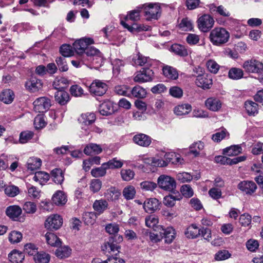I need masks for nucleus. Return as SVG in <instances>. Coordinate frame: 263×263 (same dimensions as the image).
<instances>
[{
	"instance_id": "1",
	"label": "nucleus",
	"mask_w": 263,
	"mask_h": 263,
	"mask_svg": "<svg viewBox=\"0 0 263 263\" xmlns=\"http://www.w3.org/2000/svg\"><path fill=\"white\" fill-rule=\"evenodd\" d=\"M229 37V32L222 27H217L213 29L209 36L211 43L216 46H220L226 43Z\"/></svg>"
},
{
	"instance_id": "2",
	"label": "nucleus",
	"mask_w": 263,
	"mask_h": 263,
	"mask_svg": "<svg viewBox=\"0 0 263 263\" xmlns=\"http://www.w3.org/2000/svg\"><path fill=\"white\" fill-rule=\"evenodd\" d=\"M157 184L161 189L168 192H173L176 187L175 179L170 176L160 175L157 180Z\"/></svg>"
},
{
	"instance_id": "3",
	"label": "nucleus",
	"mask_w": 263,
	"mask_h": 263,
	"mask_svg": "<svg viewBox=\"0 0 263 263\" xmlns=\"http://www.w3.org/2000/svg\"><path fill=\"white\" fill-rule=\"evenodd\" d=\"M242 66L248 73L261 74L263 72V63L255 59L246 61Z\"/></svg>"
},
{
	"instance_id": "4",
	"label": "nucleus",
	"mask_w": 263,
	"mask_h": 263,
	"mask_svg": "<svg viewBox=\"0 0 263 263\" xmlns=\"http://www.w3.org/2000/svg\"><path fill=\"white\" fill-rule=\"evenodd\" d=\"M198 27L203 32H208L214 24L213 18L209 14H204L200 16L198 21Z\"/></svg>"
},
{
	"instance_id": "5",
	"label": "nucleus",
	"mask_w": 263,
	"mask_h": 263,
	"mask_svg": "<svg viewBox=\"0 0 263 263\" xmlns=\"http://www.w3.org/2000/svg\"><path fill=\"white\" fill-rule=\"evenodd\" d=\"M89 90L91 94L101 96L106 92L107 85L104 82L96 79L91 83L89 87Z\"/></svg>"
},
{
	"instance_id": "6",
	"label": "nucleus",
	"mask_w": 263,
	"mask_h": 263,
	"mask_svg": "<svg viewBox=\"0 0 263 263\" xmlns=\"http://www.w3.org/2000/svg\"><path fill=\"white\" fill-rule=\"evenodd\" d=\"M154 77V72L149 67L143 68L142 70L137 72L134 78V80L138 83H144L152 81Z\"/></svg>"
},
{
	"instance_id": "7",
	"label": "nucleus",
	"mask_w": 263,
	"mask_h": 263,
	"mask_svg": "<svg viewBox=\"0 0 263 263\" xmlns=\"http://www.w3.org/2000/svg\"><path fill=\"white\" fill-rule=\"evenodd\" d=\"M63 219L59 215L53 214L48 217L45 222V227L50 230H57L62 225Z\"/></svg>"
},
{
	"instance_id": "8",
	"label": "nucleus",
	"mask_w": 263,
	"mask_h": 263,
	"mask_svg": "<svg viewBox=\"0 0 263 263\" xmlns=\"http://www.w3.org/2000/svg\"><path fill=\"white\" fill-rule=\"evenodd\" d=\"M145 15L147 20H157L161 15L160 7L157 4H150L147 6L144 7Z\"/></svg>"
},
{
	"instance_id": "9",
	"label": "nucleus",
	"mask_w": 263,
	"mask_h": 263,
	"mask_svg": "<svg viewBox=\"0 0 263 263\" xmlns=\"http://www.w3.org/2000/svg\"><path fill=\"white\" fill-rule=\"evenodd\" d=\"M33 105L34 109L36 112H44L49 108L51 102L46 97H40L34 101Z\"/></svg>"
},
{
	"instance_id": "10",
	"label": "nucleus",
	"mask_w": 263,
	"mask_h": 263,
	"mask_svg": "<svg viewBox=\"0 0 263 263\" xmlns=\"http://www.w3.org/2000/svg\"><path fill=\"white\" fill-rule=\"evenodd\" d=\"M93 43V41L90 38L80 39L74 42L73 48L78 54H83L87 46Z\"/></svg>"
},
{
	"instance_id": "11",
	"label": "nucleus",
	"mask_w": 263,
	"mask_h": 263,
	"mask_svg": "<svg viewBox=\"0 0 263 263\" xmlns=\"http://www.w3.org/2000/svg\"><path fill=\"white\" fill-rule=\"evenodd\" d=\"M161 202L156 198L147 199L143 203V208L147 213H154L160 209Z\"/></svg>"
},
{
	"instance_id": "12",
	"label": "nucleus",
	"mask_w": 263,
	"mask_h": 263,
	"mask_svg": "<svg viewBox=\"0 0 263 263\" xmlns=\"http://www.w3.org/2000/svg\"><path fill=\"white\" fill-rule=\"evenodd\" d=\"M133 141L134 143L140 146L147 147L151 145L152 139L146 134L138 133L133 136Z\"/></svg>"
},
{
	"instance_id": "13",
	"label": "nucleus",
	"mask_w": 263,
	"mask_h": 263,
	"mask_svg": "<svg viewBox=\"0 0 263 263\" xmlns=\"http://www.w3.org/2000/svg\"><path fill=\"white\" fill-rule=\"evenodd\" d=\"M237 187L246 194L252 195L256 191L257 185L255 183L252 181L246 180L240 182L238 184Z\"/></svg>"
},
{
	"instance_id": "14",
	"label": "nucleus",
	"mask_w": 263,
	"mask_h": 263,
	"mask_svg": "<svg viewBox=\"0 0 263 263\" xmlns=\"http://www.w3.org/2000/svg\"><path fill=\"white\" fill-rule=\"evenodd\" d=\"M96 120V116L92 112L82 114L78 119L82 128L86 129L88 126L93 123Z\"/></svg>"
},
{
	"instance_id": "15",
	"label": "nucleus",
	"mask_w": 263,
	"mask_h": 263,
	"mask_svg": "<svg viewBox=\"0 0 263 263\" xmlns=\"http://www.w3.org/2000/svg\"><path fill=\"white\" fill-rule=\"evenodd\" d=\"M246 159V157L244 156L235 157L233 159H230L226 156H218L215 157V161L221 164L232 165L243 161Z\"/></svg>"
},
{
	"instance_id": "16",
	"label": "nucleus",
	"mask_w": 263,
	"mask_h": 263,
	"mask_svg": "<svg viewBox=\"0 0 263 263\" xmlns=\"http://www.w3.org/2000/svg\"><path fill=\"white\" fill-rule=\"evenodd\" d=\"M195 83L203 89H209L212 85V79L207 74H199L197 77Z\"/></svg>"
},
{
	"instance_id": "17",
	"label": "nucleus",
	"mask_w": 263,
	"mask_h": 263,
	"mask_svg": "<svg viewBox=\"0 0 263 263\" xmlns=\"http://www.w3.org/2000/svg\"><path fill=\"white\" fill-rule=\"evenodd\" d=\"M42 83L41 80L35 77H31L25 83V87L29 91L34 92L42 87Z\"/></svg>"
},
{
	"instance_id": "18",
	"label": "nucleus",
	"mask_w": 263,
	"mask_h": 263,
	"mask_svg": "<svg viewBox=\"0 0 263 263\" xmlns=\"http://www.w3.org/2000/svg\"><path fill=\"white\" fill-rule=\"evenodd\" d=\"M133 64L136 66H145L146 67H151L153 62L152 60L150 58L143 56L140 53L134 56L133 58Z\"/></svg>"
},
{
	"instance_id": "19",
	"label": "nucleus",
	"mask_w": 263,
	"mask_h": 263,
	"mask_svg": "<svg viewBox=\"0 0 263 263\" xmlns=\"http://www.w3.org/2000/svg\"><path fill=\"white\" fill-rule=\"evenodd\" d=\"M160 234H161L162 238L165 239V242L167 243H171L175 237V230L172 227H167L163 229L160 227Z\"/></svg>"
},
{
	"instance_id": "20",
	"label": "nucleus",
	"mask_w": 263,
	"mask_h": 263,
	"mask_svg": "<svg viewBox=\"0 0 263 263\" xmlns=\"http://www.w3.org/2000/svg\"><path fill=\"white\" fill-rule=\"evenodd\" d=\"M205 106L211 111H217L221 107V102L218 98L211 97L205 101Z\"/></svg>"
},
{
	"instance_id": "21",
	"label": "nucleus",
	"mask_w": 263,
	"mask_h": 263,
	"mask_svg": "<svg viewBox=\"0 0 263 263\" xmlns=\"http://www.w3.org/2000/svg\"><path fill=\"white\" fill-rule=\"evenodd\" d=\"M115 111L114 103L110 101L104 102L99 107V111L103 116L110 115Z\"/></svg>"
},
{
	"instance_id": "22",
	"label": "nucleus",
	"mask_w": 263,
	"mask_h": 263,
	"mask_svg": "<svg viewBox=\"0 0 263 263\" xmlns=\"http://www.w3.org/2000/svg\"><path fill=\"white\" fill-rule=\"evenodd\" d=\"M163 157L167 161V165L169 162L174 164H181L183 163V159L180 156L173 152L164 153Z\"/></svg>"
},
{
	"instance_id": "23",
	"label": "nucleus",
	"mask_w": 263,
	"mask_h": 263,
	"mask_svg": "<svg viewBox=\"0 0 263 263\" xmlns=\"http://www.w3.org/2000/svg\"><path fill=\"white\" fill-rule=\"evenodd\" d=\"M121 24L124 27L127 29L131 32L146 31L148 30L149 28V27L147 26H145L143 24H138L137 23H134L130 26L128 25L123 21H121Z\"/></svg>"
},
{
	"instance_id": "24",
	"label": "nucleus",
	"mask_w": 263,
	"mask_h": 263,
	"mask_svg": "<svg viewBox=\"0 0 263 263\" xmlns=\"http://www.w3.org/2000/svg\"><path fill=\"white\" fill-rule=\"evenodd\" d=\"M22 209L18 205H10L6 209V214L10 218L15 220L22 214Z\"/></svg>"
},
{
	"instance_id": "25",
	"label": "nucleus",
	"mask_w": 263,
	"mask_h": 263,
	"mask_svg": "<svg viewBox=\"0 0 263 263\" xmlns=\"http://www.w3.org/2000/svg\"><path fill=\"white\" fill-rule=\"evenodd\" d=\"M52 200L57 205H64L67 201V196L63 191H58L53 195Z\"/></svg>"
},
{
	"instance_id": "26",
	"label": "nucleus",
	"mask_w": 263,
	"mask_h": 263,
	"mask_svg": "<svg viewBox=\"0 0 263 263\" xmlns=\"http://www.w3.org/2000/svg\"><path fill=\"white\" fill-rule=\"evenodd\" d=\"M192 110V106L189 104H182L175 106L174 108V114L178 116L187 115Z\"/></svg>"
},
{
	"instance_id": "27",
	"label": "nucleus",
	"mask_w": 263,
	"mask_h": 263,
	"mask_svg": "<svg viewBox=\"0 0 263 263\" xmlns=\"http://www.w3.org/2000/svg\"><path fill=\"white\" fill-rule=\"evenodd\" d=\"M0 187L4 189L5 193L9 197H15L20 192L19 189L17 186L14 185H5L4 184L3 181L0 183Z\"/></svg>"
},
{
	"instance_id": "28",
	"label": "nucleus",
	"mask_w": 263,
	"mask_h": 263,
	"mask_svg": "<svg viewBox=\"0 0 263 263\" xmlns=\"http://www.w3.org/2000/svg\"><path fill=\"white\" fill-rule=\"evenodd\" d=\"M102 152V148L101 146L96 143H89L84 149V153L87 155L99 154Z\"/></svg>"
},
{
	"instance_id": "29",
	"label": "nucleus",
	"mask_w": 263,
	"mask_h": 263,
	"mask_svg": "<svg viewBox=\"0 0 263 263\" xmlns=\"http://www.w3.org/2000/svg\"><path fill=\"white\" fill-rule=\"evenodd\" d=\"M164 76L171 80H176L178 77V73L177 70L170 66L165 65L162 69Z\"/></svg>"
},
{
	"instance_id": "30",
	"label": "nucleus",
	"mask_w": 263,
	"mask_h": 263,
	"mask_svg": "<svg viewBox=\"0 0 263 263\" xmlns=\"http://www.w3.org/2000/svg\"><path fill=\"white\" fill-rule=\"evenodd\" d=\"M49 175L43 171H39L35 173L33 180L41 185H43L49 179Z\"/></svg>"
},
{
	"instance_id": "31",
	"label": "nucleus",
	"mask_w": 263,
	"mask_h": 263,
	"mask_svg": "<svg viewBox=\"0 0 263 263\" xmlns=\"http://www.w3.org/2000/svg\"><path fill=\"white\" fill-rule=\"evenodd\" d=\"M209 8L212 13H216L223 17H229L231 15L230 11L222 5L216 7L215 5L211 4Z\"/></svg>"
},
{
	"instance_id": "32",
	"label": "nucleus",
	"mask_w": 263,
	"mask_h": 263,
	"mask_svg": "<svg viewBox=\"0 0 263 263\" xmlns=\"http://www.w3.org/2000/svg\"><path fill=\"white\" fill-rule=\"evenodd\" d=\"M1 99L5 104H10L14 98L13 91L10 89L4 90L0 96Z\"/></svg>"
},
{
	"instance_id": "33",
	"label": "nucleus",
	"mask_w": 263,
	"mask_h": 263,
	"mask_svg": "<svg viewBox=\"0 0 263 263\" xmlns=\"http://www.w3.org/2000/svg\"><path fill=\"white\" fill-rule=\"evenodd\" d=\"M52 180L58 184H62L64 180V172L60 168H55L51 172Z\"/></svg>"
},
{
	"instance_id": "34",
	"label": "nucleus",
	"mask_w": 263,
	"mask_h": 263,
	"mask_svg": "<svg viewBox=\"0 0 263 263\" xmlns=\"http://www.w3.org/2000/svg\"><path fill=\"white\" fill-rule=\"evenodd\" d=\"M55 101L60 104L65 105L69 100L68 93L63 90H58L54 95Z\"/></svg>"
},
{
	"instance_id": "35",
	"label": "nucleus",
	"mask_w": 263,
	"mask_h": 263,
	"mask_svg": "<svg viewBox=\"0 0 263 263\" xmlns=\"http://www.w3.org/2000/svg\"><path fill=\"white\" fill-rule=\"evenodd\" d=\"M68 81L65 78H56L53 82V87L58 90H64L68 85Z\"/></svg>"
},
{
	"instance_id": "36",
	"label": "nucleus",
	"mask_w": 263,
	"mask_h": 263,
	"mask_svg": "<svg viewBox=\"0 0 263 263\" xmlns=\"http://www.w3.org/2000/svg\"><path fill=\"white\" fill-rule=\"evenodd\" d=\"M120 193L115 187H110L104 193V196L108 200L114 201L118 199Z\"/></svg>"
},
{
	"instance_id": "37",
	"label": "nucleus",
	"mask_w": 263,
	"mask_h": 263,
	"mask_svg": "<svg viewBox=\"0 0 263 263\" xmlns=\"http://www.w3.org/2000/svg\"><path fill=\"white\" fill-rule=\"evenodd\" d=\"M201 229H199L195 224L190 226L186 229L185 234L187 237L195 238L200 236Z\"/></svg>"
},
{
	"instance_id": "38",
	"label": "nucleus",
	"mask_w": 263,
	"mask_h": 263,
	"mask_svg": "<svg viewBox=\"0 0 263 263\" xmlns=\"http://www.w3.org/2000/svg\"><path fill=\"white\" fill-rule=\"evenodd\" d=\"M130 93L134 97L140 99L145 98L147 95L146 90L139 85L134 87L130 90Z\"/></svg>"
},
{
	"instance_id": "39",
	"label": "nucleus",
	"mask_w": 263,
	"mask_h": 263,
	"mask_svg": "<svg viewBox=\"0 0 263 263\" xmlns=\"http://www.w3.org/2000/svg\"><path fill=\"white\" fill-rule=\"evenodd\" d=\"M24 253L14 250L9 254V260L13 263H21L24 259Z\"/></svg>"
},
{
	"instance_id": "40",
	"label": "nucleus",
	"mask_w": 263,
	"mask_h": 263,
	"mask_svg": "<svg viewBox=\"0 0 263 263\" xmlns=\"http://www.w3.org/2000/svg\"><path fill=\"white\" fill-rule=\"evenodd\" d=\"M204 143L201 141L195 142L190 146L189 153L195 157H197L200 155V152L204 148Z\"/></svg>"
},
{
	"instance_id": "41",
	"label": "nucleus",
	"mask_w": 263,
	"mask_h": 263,
	"mask_svg": "<svg viewBox=\"0 0 263 263\" xmlns=\"http://www.w3.org/2000/svg\"><path fill=\"white\" fill-rule=\"evenodd\" d=\"M243 71L238 68H231L228 72V77L230 79L237 80L241 79L243 76Z\"/></svg>"
},
{
	"instance_id": "42",
	"label": "nucleus",
	"mask_w": 263,
	"mask_h": 263,
	"mask_svg": "<svg viewBox=\"0 0 263 263\" xmlns=\"http://www.w3.org/2000/svg\"><path fill=\"white\" fill-rule=\"evenodd\" d=\"M245 107L249 115L255 116L258 113V105L253 101L249 100L246 101Z\"/></svg>"
},
{
	"instance_id": "43",
	"label": "nucleus",
	"mask_w": 263,
	"mask_h": 263,
	"mask_svg": "<svg viewBox=\"0 0 263 263\" xmlns=\"http://www.w3.org/2000/svg\"><path fill=\"white\" fill-rule=\"evenodd\" d=\"M42 165V161L40 158L31 157L27 161V168L31 171L39 168Z\"/></svg>"
},
{
	"instance_id": "44",
	"label": "nucleus",
	"mask_w": 263,
	"mask_h": 263,
	"mask_svg": "<svg viewBox=\"0 0 263 263\" xmlns=\"http://www.w3.org/2000/svg\"><path fill=\"white\" fill-rule=\"evenodd\" d=\"M45 238L47 243L51 246L58 247L61 243L60 239L54 233H47L45 234Z\"/></svg>"
},
{
	"instance_id": "45",
	"label": "nucleus",
	"mask_w": 263,
	"mask_h": 263,
	"mask_svg": "<svg viewBox=\"0 0 263 263\" xmlns=\"http://www.w3.org/2000/svg\"><path fill=\"white\" fill-rule=\"evenodd\" d=\"M108 203L105 200H97L93 204V208L98 214L102 213L107 208Z\"/></svg>"
},
{
	"instance_id": "46",
	"label": "nucleus",
	"mask_w": 263,
	"mask_h": 263,
	"mask_svg": "<svg viewBox=\"0 0 263 263\" xmlns=\"http://www.w3.org/2000/svg\"><path fill=\"white\" fill-rule=\"evenodd\" d=\"M164 153L162 152L160 154V156H156V157L152 158L150 161L151 164L153 166L158 167H164L167 166V161L163 157Z\"/></svg>"
},
{
	"instance_id": "47",
	"label": "nucleus",
	"mask_w": 263,
	"mask_h": 263,
	"mask_svg": "<svg viewBox=\"0 0 263 263\" xmlns=\"http://www.w3.org/2000/svg\"><path fill=\"white\" fill-rule=\"evenodd\" d=\"M181 199V196L179 195L178 196L168 195L166 196L163 198V203L167 207L172 208L175 205L177 200H180Z\"/></svg>"
},
{
	"instance_id": "48",
	"label": "nucleus",
	"mask_w": 263,
	"mask_h": 263,
	"mask_svg": "<svg viewBox=\"0 0 263 263\" xmlns=\"http://www.w3.org/2000/svg\"><path fill=\"white\" fill-rule=\"evenodd\" d=\"M241 147L238 145H232L223 149V154L228 156H236L241 152Z\"/></svg>"
},
{
	"instance_id": "49",
	"label": "nucleus",
	"mask_w": 263,
	"mask_h": 263,
	"mask_svg": "<svg viewBox=\"0 0 263 263\" xmlns=\"http://www.w3.org/2000/svg\"><path fill=\"white\" fill-rule=\"evenodd\" d=\"M71 249L67 246L59 248L55 251V255L60 258L68 257L71 254Z\"/></svg>"
},
{
	"instance_id": "50",
	"label": "nucleus",
	"mask_w": 263,
	"mask_h": 263,
	"mask_svg": "<svg viewBox=\"0 0 263 263\" xmlns=\"http://www.w3.org/2000/svg\"><path fill=\"white\" fill-rule=\"evenodd\" d=\"M159 223V218L155 215L147 216L145 218V223L147 227L154 229Z\"/></svg>"
},
{
	"instance_id": "51",
	"label": "nucleus",
	"mask_w": 263,
	"mask_h": 263,
	"mask_svg": "<svg viewBox=\"0 0 263 263\" xmlns=\"http://www.w3.org/2000/svg\"><path fill=\"white\" fill-rule=\"evenodd\" d=\"M97 216L94 212H85L83 214L82 219L83 221L87 225L93 224L96 219Z\"/></svg>"
},
{
	"instance_id": "52",
	"label": "nucleus",
	"mask_w": 263,
	"mask_h": 263,
	"mask_svg": "<svg viewBox=\"0 0 263 263\" xmlns=\"http://www.w3.org/2000/svg\"><path fill=\"white\" fill-rule=\"evenodd\" d=\"M107 169L105 163H104L100 167L92 169L91 174L95 177H102L106 174V170Z\"/></svg>"
},
{
	"instance_id": "53",
	"label": "nucleus",
	"mask_w": 263,
	"mask_h": 263,
	"mask_svg": "<svg viewBox=\"0 0 263 263\" xmlns=\"http://www.w3.org/2000/svg\"><path fill=\"white\" fill-rule=\"evenodd\" d=\"M105 164L108 169L120 168L122 167L123 162L117 158H114L105 162Z\"/></svg>"
},
{
	"instance_id": "54",
	"label": "nucleus",
	"mask_w": 263,
	"mask_h": 263,
	"mask_svg": "<svg viewBox=\"0 0 263 263\" xmlns=\"http://www.w3.org/2000/svg\"><path fill=\"white\" fill-rule=\"evenodd\" d=\"M24 251L25 253L31 256H36L39 253L38 248L36 246L32 243H28L24 246Z\"/></svg>"
},
{
	"instance_id": "55",
	"label": "nucleus",
	"mask_w": 263,
	"mask_h": 263,
	"mask_svg": "<svg viewBox=\"0 0 263 263\" xmlns=\"http://www.w3.org/2000/svg\"><path fill=\"white\" fill-rule=\"evenodd\" d=\"M47 124L45 116L43 114L37 115L34 120V125L35 128L41 129L44 127Z\"/></svg>"
},
{
	"instance_id": "56",
	"label": "nucleus",
	"mask_w": 263,
	"mask_h": 263,
	"mask_svg": "<svg viewBox=\"0 0 263 263\" xmlns=\"http://www.w3.org/2000/svg\"><path fill=\"white\" fill-rule=\"evenodd\" d=\"M50 259V255L44 252H39L34 257V259L36 263H48Z\"/></svg>"
},
{
	"instance_id": "57",
	"label": "nucleus",
	"mask_w": 263,
	"mask_h": 263,
	"mask_svg": "<svg viewBox=\"0 0 263 263\" xmlns=\"http://www.w3.org/2000/svg\"><path fill=\"white\" fill-rule=\"evenodd\" d=\"M171 49L174 53L180 56H186L188 54L186 49L181 45L174 44L172 46Z\"/></svg>"
},
{
	"instance_id": "58",
	"label": "nucleus",
	"mask_w": 263,
	"mask_h": 263,
	"mask_svg": "<svg viewBox=\"0 0 263 263\" xmlns=\"http://www.w3.org/2000/svg\"><path fill=\"white\" fill-rule=\"evenodd\" d=\"M91 263H125V262L123 259L119 257L110 256L103 261L100 258L93 259Z\"/></svg>"
},
{
	"instance_id": "59",
	"label": "nucleus",
	"mask_w": 263,
	"mask_h": 263,
	"mask_svg": "<svg viewBox=\"0 0 263 263\" xmlns=\"http://www.w3.org/2000/svg\"><path fill=\"white\" fill-rule=\"evenodd\" d=\"M179 27L183 31H191L193 29V22L188 18H184L180 23Z\"/></svg>"
},
{
	"instance_id": "60",
	"label": "nucleus",
	"mask_w": 263,
	"mask_h": 263,
	"mask_svg": "<svg viewBox=\"0 0 263 263\" xmlns=\"http://www.w3.org/2000/svg\"><path fill=\"white\" fill-rule=\"evenodd\" d=\"M70 45L64 44L61 46L60 49L61 54L64 57H69L74 54V51Z\"/></svg>"
},
{
	"instance_id": "61",
	"label": "nucleus",
	"mask_w": 263,
	"mask_h": 263,
	"mask_svg": "<svg viewBox=\"0 0 263 263\" xmlns=\"http://www.w3.org/2000/svg\"><path fill=\"white\" fill-rule=\"evenodd\" d=\"M206 66L208 70L214 74L217 73L220 68L219 64L215 61L212 59L206 62Z\"/></svg>"
},
{
	"instance_id": "62",
	"label": "nucleus",
	"mask_w": 263,
	"mask_h": 263,
	"mask_svg": "<svg viewBox=\"0 0 263 263\" xmlns=\"http://www.w3.org/2000/svg\"><path fill=\"white\" fill-rule=\"evenodd\" d=\"M141 189L145 191H153L157 186V184L150 181H144L140 184Z\"/></svg>"
},
{
	"instance_id": "63",
	"label": "nucleus",
	"mask_w": 263,
	"mask_h": 263,
	"mask_svg": "<svg viewBox=\"0 0 263 263\" xmlns=\"http://www.w3.org/2000/svg\"><path fill=\"white\" fill-rule=\"evenodd\" d=\"M136 194V190L133 186H128L125 187L123 191V195L127 200L132 199Z\"/></svg>"
},
{
	"instance_id": "64",
	"label": "nucleus",
	"mask_w": 263,
	"mask_h": 263,
	"mask_svg": "<svg viewBox=\"0 0 263 263\" xmlns=\"http://www.w3.org/2000/svg\"><path fill=\"white\" fill-rule=\"evenodd\" d=\"M115 92L119 95L124 96H126V97L130 96L129 88L127 86H125V85L117 86L115 87Z\"/></svg>"
}]
</instances>
